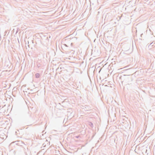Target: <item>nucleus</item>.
<instances>
[{
	"label": "nucleus",
	"instance_id": "1a4fd4ad",
	"mask_svg": "<svg viewBox=\"0 0 155 155\" xmlns=\"http://www.w3.org/2000/svg\"><path fill=\"white\" fill-rule=\"evenodd\" d=\"M64 45L65 46L67 47L68 46L67 45H66V44H64Z\"/></svg>",
	"mask_w": 155,
	"mask_h": 155
},
{
	"label": "nucleus",
	"instance_id": "ddd939ff",
	"mask_svg": "<svg viewBox=\"0 0 155 155\" xmlns=\"http://www.w3.org/2000/svg\"><path fill=\"white\" fill-rule=\"evenodd\" d=\"M76 137L77 138H78V137H79L77 136Z\"/></svg>",
	"mask_w": 155,
	"mask_h": 155
},
{
	"label": "nucleus",
	"instance_id": "7ed1b4c3",
	"mask_svg": "<svg viewBox=\"0 0 155 155\" xmlns=\"http://www.w3.org/2000/svg\"><path fill=\"white\" fill-rule=\"evenodd\" d=\"M15 142H18V143H16V144L18 145H20V146H22V144H24V143L23 142H22L21 141H15Z\"/></svg>",
	"mask_w": 155,
	"mask_h": 155
},
{
	"label": "nucleus",
	"instance_id": "f03ea898",
	"mask_svg": "<svg viewBox=\"0 0 155 155\" xmlns=\"http://www.w3.org/2000/svg\"><path fill=\"white\" fill-rule=\"evenodd\" d=\"M125 80L126 81H127V82L126 83H127L128 84H131V83L129 82V81H127L128 80H130L131 81H132V78L131 77H130L129 78L127 77L125 78Z\"/></svg>",
	"mask_w": 155,
	"mask_h": 155
},
{
	"label": "nucleus",
	"instance_id": "20e7f679",
	"mask_svg": "<svg viewBox=\"0 0 155 155\" xmlns=\"http://www.w3.org/2000/svg\"><path fill=\"white\" fill-rule=\"evenodd\" d=\"M126 46L127 47V48H124L125 47V45H124V46H123L124 49L125 51L128 50L130 48L129 45H127Z\"/></svg>",
	"mask_w": 155,
	"mask_h": 155
},
{
	"label": "nucleus",
	"instance_id": "f3484780",
	"mask_svg": "<svg viewBox=\"0 0 155 155\" xmlns=\"http://www.w3.org/2000/svg\"><path fill=\"white\" fill-rule=\"evenodd\" d=\"M94 136H93L92 137V138H93V137Z\"/></svg>",
	"mask_w": 155,
	"mask_h": 155
},
{
	"label": "nucleus",
	"instance_id": "4468645a",
	"mask_svg": "<svg viewBox=\"0 0 155 155\" xmlns=\"http://www.w3.org/2000/svg\"><path fill=\"white\" fill-rule=\"evenodd\" d=\"M33 41H32V42L33 43Z\"/></svg>",
	"mask_w": 155,
	"mask_h": 155
},
{
	"label": "nucleus",
	"instance_id": "dca6fc26",
	"mask_svg": "<svg viewBox=\"0 0 155 155\" xmlns=\"http://www.w3.org/2000/svg\"><path fill=\"white\" fill-rule=\"evenodd\" d=\"M124 76H127V75H124Z\"/></svg>",
	"mask_w": 155,
	"mask_h": 155
},
{
	"label": "nucleus",
	"instance_id": "2eb2a0df",
	"mask_svg": "<svg viewBox=\"0 0 155 155\" xmlns=\"http://www.w3.org/2000/svg\"><path fill=\"white\" fill-rule=\"evenodd\" d=\"M85 110V111H87V110Z\"/></svg>",
	"mask_w": 155,
	"mask_h": 155
},
{
	"label": "nucleus",
	"instance_id": "39448f33",
	"mask_svg": "<svg viewBox=\"0 0 155 155\" xmlns=\"http://www.w3.org/2000/svg\"><path fill=\"white\" fill-rule=\"evenodd\" d=\"M40 74L39 73H36L35 74V78H38L40 77Z\"/></svg>",
	"mask_w": 155,
	"mask_h": 155
},
{
	"label": "nucleus",
	"instance_id": "6e6552de",
	"mask_svg": "<svg viewBox=\"0 0 155 155\" xmlns=\"http://www.w3.org/2000/svg\"><path fill=\"white\" fill-rule=\"evenodd\" d=\"M29 43L28 41V48H30V45H28V44Z\"/></svg>",
	"mask_w": 155,
	"mask_h": 155
},
{
	"label": "nucleus",
	"instance_id": "423d86ee",
	"mask_svg": "<svg viewBox=\"0 0 155 155\" xmlns=\"http://www.w3.org/2000/svg\"><path fill=\"white\" fill-rule=\"evenodd\" d=\"M89 125L92 128L94 126L93 123L91 122H89Z\"/></svg>",
	"mask_w": 155,
	"mask_h": 155
},
{
	"label": "nucleus",
	"instance_id": "f257e3e1",
	"mask_svg": "<svg viewBox=\"0 0 155 155\" xmlns=\"http://www.w3.org/2000/svg\"><path fill=\"white\" fill-rule=\"evenodd\" d=\"M23 116L25 118H28L31 117V114L29 113V110H27L23 114Z\"/></svg>",
	"mask_w": 155,
	"mask_h": 155
},
{
	"label": "nucleus",
	"instance_id": "f8f14e48",
	"mask_svg": "<svg viewBox=\"0 0 155 155\" xmlns=\"http://www.w3.org/2000/svg\"><path fill=\"white\" fill-rule=\"evenodd\" d=\"M25 47H26V49H27V46L26 45H25Z\"/></svg>",
	"mask_w": 155,
	"mask_h": 155
},
{
	"label": "nucleus",
	"instance_id": "9d476101",
	"mask_svg": "<svg viewBox=\"0 0 155 155\" xmlns=\"http://www.w3.org/2000/svg\"><path fill=\"white\" fill-rule=\"evenodd\" d=\"M72 44H73V43H71V45L72 46Z\"/></svg>",
	"mask_w": 155,
	"mask_h": 155
},
{
	"label": "nucleus",
	"instance_id": "9b49d317",
	"mask_svg": "<svg viewBox=\"0 0 155 155\" xmlns=\"http://www.w3.org/2000/svg\"><path fill=\"white\" fill-rule=\"evenodd\" d=\"M143 35V34H141V35H140L141 37H142V35Z\"/></svg>",
	"mask_w": 155,
	"mask_h": 155
},
{
	"label": "nucleus",
	"instance_id": "0eeeda50",
	"mask_svg": "<svg viewBox=\"0 0 155 155\" xmlns=\"http://www.w3.org/2000/svg\"><path fill=\"white\" fill-rule=\"evenodd\" d=\"M153 42H152V43H151L150 45H149V47L150 45H151V46H153Z\"/></svg>",
	"mask_w": 155,
	"mask_h": 155
}]
</instances>
